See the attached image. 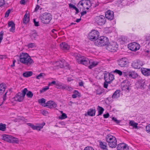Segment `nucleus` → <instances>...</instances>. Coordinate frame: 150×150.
I'll return each mask as SVG.
<instances>
[{
    "label": "nucleus",
    "mask_w": 150,
    "mask_h": 150,
    "mask_svg": "<svg viewBox=\"0 0 150 150\" xmlns=\"http://www.w3.org/2000/svg\"><path fill=\"white\" fill-rule=\"evenodd\" d=\"M104 78L105 82L110 83L114 79V76L111 73H107L104 74Z\"/></svg>",
    "instance_id": "f8f14e48"
},
{
    "label": "nucleus",
    "mask_w": 150,
    "mask_h": 150,
    "mask_svg": "<svg viewBox=\"0 0 150 150\" xmlns=\"http://www.w3.org/2000/svg\"><path fill=\"white\" fill-rule=\"evenodd\" d=\"M96 112V110L95 108H91L88 110L87 114L89 116H93L95 115Z\"/></svg>",
    "instance_id": "393cba45"
},
{
    "label": "nucleus",
    "mask_w": 150,
    "mask_h": 150,
    "mask_svg": "<svg viewBox=\"0 0 150 150\" xmlns=\"http://www.w3.org/2000/svg\"><path fill=\"white\" fill-rule=\"evenodd\" d=\"M138 76L137 74L134 71H129V76L133 78H135Z\"/></svg>",
    "instance_id": "cd10ccee"
},
{
    "label": "nucleus",
    "mask_w": 150,
    "mask_h": 150,
    "mask_svg": "<svg viewBox=\"0 0 150 150\" xmlns=\"http://www.w3.org/2000/svg\"><path fill=\"white\" fill-rule=\"evenodd\" d=\"M30 21V16L27 12L24 15L23 23L25 24L27 23Z\"/></svg>",
    "instance_id": "bb28decb"
},
{
    "label": "nucleus",
    "mask_w": 150,
    "mask_h": 150,
    "mask_svg": "<svg viewBox=\"0 0 150 150\" xmlns=\"http://www.w3.org/2000/svg\"><path fill=\"white\" fill-rule=\"evenodd\" d=\"M38 102L39 103L41 104L42 105V104L43 103H45L46 102V100L45 99L43 98H41V99H39L38 100Z\"/></svg>",
    "instance_id": "ea45409f"
},
{
    "label": "nucleus",
    "mask_w": 150,
    "mask_h": 150,
    "mask_svg": "<svg viewBox=\"0 0 150 150\" xmlns=\"http://www.w3.org/2000/svg\"><path fill=\"white\" fill-rule=\"evenodd\" d=\"M57 83V81H52L51 82H49L48 83L49 86H52L53 85H55V86H56V84Z\"/></svg>",
    "instance_id": "a18cd8bd"
},
{
    "label": "nucleus",
    "mask_w": 150,
    "mask_h": 150,
    "mask_svg": "<svg viewBox=\"0 0 150 150\" xmlns=\"http://www.w3.org/2000/svg\"><path fill=\"white\" fill-rule=\"evenodd\" d=\"M107 50L111 52H115L117 50V47L115 45L110 44L107 45L106 47Z\"/></svg>",
    "instance_id": "f3484780"
},
{
    "label": "nucleus",
    "mask_w": 150,
    "mask_h": 150,
    "mask_svg": "<svg viewBox=\"0 0 150 150\" xmlns=\"http://www.w3.org/2000/svg\"><path fill=\"white\" fill-rule=\"evenodd\" d=\"M122 89L124 90H125V91H127V90H129V86L125 85L123 86L122 88Z\"/></svg>",
    "instance_id": "c03bdc74"
},
{
    "label": "nucleus",
    "mask_w": 150,
    "mask_h": 150,
    "mask_svg": "<svg viewBox=\"0 0 150 150\" xmlns=\"http://www.w3.org/2000/svg\"><path fill=\"white\" fill-rule=\"evenodd\" d=\"M6 125L3 124L2 123L0 124V130L4 131L6 130Z\"/></svg>",
    "instance_id": "f704fd0d"
},
{
    "label": "nucleus",
    "mask_w": 150,
    "mask_h": 150,
    "mask_svg": "<svg viewBox=\"0 0 150 150\" xmlns=\"http://www.w3.org/2000/svg\"><path fill=\"white\" fill-rule=\"evenodd\" d=\"M145 81L144 80L142 79H139L137 83V88L142 90H144L145 87Z\"/></svg>",
    "instance_id": "dca6fc26"
},
{
    "label": "nucleus",
    "mask_w": 150,
    "mask_h": 150,
    "mask_svg": "<svg viewBox=\"0 0 150 150\" xmlns=\"http://www.w3.org/2000/svg\"><path fill=\"white\" fill-rule=\"evenodd\" d=\"M146 39L147 41H149V44L150 45V36L147 37Z\"/></svg>",
    "instance_id": "052dcab7"
},
{
    "label": "nucleus",
    "mask_w": 150,
    "mask_h": 150,
    "mask_svg": "<svg viewBox=\"0 0 150 150\" xmlns=\"http://www.w3.org/2000/svg\"><path fill=\"white\" fill-rule=\"evenodd\" d=\"M77 96V95L76 94H73L72 95V97L73 98H76Z\"/></svg>",
    "instance_id": "774afa93"
},
{
    "label": "nucleus",
    "mask_w": 150,
    "mask_h": 150,
    "mask_svg": "<svg viewBox=\"0 0 150 150\" xmlns=\"http://www.w3.org/2000/svg\"><path fill=\"white\" fill-rule=\"evenodd\" d=\"M103 93L102 90L100 89H98L96 90V94L97 95H100Z\"/></svg>",
    "instance_id": "49530a36"
},
{
    "label": "nucleus",
    "mask_w": 150,
    "mask_h": 150,
    "mask_svg": "<svg viewBox=\"0 0 150 150\" xmlns=\"http://www.w3.org/2000/svg\"><path fill=\"white\" fill-rule=\"evenodd\" d=\"M121 91L119 90H117L114 93L112 96V98L113 99H117L120 96Z\"/></svg>",
    "instance_id": "4be33fe9"
},
{
    "label": "nucleus",
    "mask_w": 150,
    "mask_h": 150,
    "mask_svg": "<svg viewBox=\"0 0 150 150\" xmlns=\"http://www.w3.org/2000/svg\"><path fill=\"white\" fill-rule=\"evenodd\" d=\"M106 141L110 147L114 148L117 145V140L115 137L111 134H108L106 137Z\"/></svg>",
    "instance_id": "7ed1b4c3"
},
{
    "label": "nucleus",
    "mask_w": 150,
    "mask_h": 150,
    "mask_svg": "<svg viewBox=\"0 0 150 150\" xmlns=\"http://www.w3.org/2000/svg\"><path fill=\"white\" fill-rule=\"evenodd\" d=\"M129 124L130 125L132 126L133 127L135 128H137V125L138 124L134 122L133 120L130 121Z\"/></svg>",
    "instance_id": "2f4dec72"
},
{
    "label": "nucleus",
    "mask_w": 150,
    "mask_h": 150,
    "mask_svg": "<svg viewBox=\"0 0 150 150\" xmlns=\"http://www.w3.org/2000/svg\"><path fill=\"white\" fill-rule=\"evenodd\" d=\"M99 36V33L98 31L93 30L88 34V38L91 40H96Z\"/></svg>",
    "instance_id": "1a4fd4ad"
},
{
    "label": "nucleus",
    "mask_w": 150,
    "mask_h": 150,
    "mask_svg": "<svg viewBox=\"0 0 150 150\" xmlns=\"http://www.w3.org/2000/svg\"><path fill=\"white\" fill-rule=\"evenodd\" d=\"M30 36L32 39H35L38 36L37 33L35 30L33 31L31 33Z\"/></svg>",
    "instance_id": "c85d7f7f"
},
{
    "label": "nucleus",
    "mask_w": 150,
    "mask_h": 150,
    "mask_svg": "<svg viewBox=\"0 0 150 150\" xmlns=\"http://www.w3.org/2000/svg\"><path fill=\"white\" fill-rule=\"evenodd\" d=\"M27 88H25L22 91V92H19L15 96V98L17 100L21 102L23 101L24 98L25 94L28 91Z\"/></svg>",
    "instance_id": "0eeeda50"
},
{
    "label": "nucleus",
    "mask_w": 150,
    "mask_h": 150,
    "mask_svg": "<svg viewBox=\"0 0 150 150\" xmlns=\"http://www.w3.org/2000/svg\"><path fill=\"white\" fill-rule=\"evenodd\" d=\"M97 110L98 111V116L102 115L104 111V109L102 107L100 106H98Z\"/></svg>",
    "instance_id": "7c9ffc66"
},
{
    "label": "nucleus",
    "mask_w": 150,
    "mask_h": 150,
    "mask_svg": "<svg viewBox=\"0 0 150 150\" xmlns=\"http://www.w3.org/2000/svg\"><path fill=\"white\" fill-rule=\"evenodd\" d=\"M15 24L12 21L9 22L8 24V27H11L10 29V31L11 32H14L15 31Z\"/></svg>",
    "instance_id": "412c9836"
},
{
    "label": "nucleus",
    "mask_w": 150,
    "mask_h": 150,
    "mask_svg": "<svg viewBox=\"0 0 150 150\" xmlns=\"http://www.w3.org/2000/svg\"><path fill=\"white\" fill-rule=\"evenodd\" d=\"M64 60L60 61H57V64H59L57 65L58 66H59L60 67L62 68L64 67Z\"/></svg>",
    "instance_id": "473e14b6"
},
{
    "label": "nucleus",
    "mask_w": 150,
    "mask_h": 150,
    "mask_svg": "<svg viewBox=\"0 0 150 150\" xmlns=\"http://www.w3.org/2000/svg\"><path fill=\"white\" fill-rule=\"evenodd\" d=\"M3 33L0 35V42H1L2 40L3 39Z\"/></svg>",
    "instance_id": "338daca9"
},
{
    "label": "nucleus",
    "mask_w": 150,
    "mask_h": 150,
    "mask_svg": "<svg viewBox=\"0 0 150 150\" xmlns=\"http://www.w3.org/2000/svg\"><path fill=\"white\" fill-rule=\"evenodd\" d=\"M11 11V10L10 9H8L6 12L5 13V16L6 17H8Z\"/></svg>",
    "instance_id": "8fccbe9b"
},
{
    "label": "nucleus",
    "mask_w": 150,
    "mask_h": 150,
    "mask_svg": "<svg viewBox=\"0 0 150 150\" xmlns=\"http://www.w3.org/2000/svg\"><path fill=\"white\" fill-rule=\"evenodd\" d=\"M146 132L149 134H150V124L146 126Z\"/></svg>",
    "instance_id": "a19ab883"
},
{
    "label": "nucleus",
    "mask_w": 150,
    "mask_h": 150,
    "mask_svg": "<svg viewBox=\"0 0 150 150\" xmlns=\"http://www.w3.org/2000/svg\"><path fill=\"white\" fill-rule=\"evenodd\" d=\"M45 125V123L43 122L41 124H39L38 126H35L34 125L33 129L40 131Z\"/></svg>",
    "instance_id": "a878e982"
},
{
    "label": "nucleus",
    "mask_w": 150,
    "mask_h": 150,
    "mask_svg": "<svg viewBox=\"0 0 150 150\" xmlns=\"http://www.w3.org/2000/svg\"><path fill=\"white\" fill-rule=\"evenodd\" d=\"M60 46L61 48L64 50H68L69 48V46L65 42H62L60 44Z\"/></svg>",
    "instance_id": "b1692460"
},
{
    "label": "nucleus",
    "mask_w": 150,
    "mask_h": 150,
    "mask_svg": "<svg viewBox=\"0 0 150 150\" xmlns=\"http://www.w3.org/2000/svg\"><path fill=\"white\" fill-rule=\"evenodd\" d=\"M19 58L21 62L28 65H31L34 62L33 59L27 53H21Z\"/></svg>",
    "instance_id": "f03ea898"
},
{
    "label": "nucleus",
    "mask_w": 150,
    "mask_h": 150,
    "mask_svg": "<svg viewBox=\"0 0 150 150\" xmlns=\"http://www.w3.org/2000/svg\"><path fill=\"white\" fill-rule=\"evenodd\" d=\"M117 150H129V147L128 145L125 143H120L118 145Z\"/></svg>",
    "instance_id": "a211bd4d"
},
{
    "label": "nucleus",
    "mask_w": 150,
    "mask_h": 150,
    "mask_svg": "<svg viewBox=\"0 0 150 150\" xmlns=\"http://www.w3.org/2000/svg\"><path fill=\"white\" fill-rule=\"evenodd\" d=\"M41 113L43 115L45 116L49 114L48 112L46 110H42Z\"/></svg>",
    "instance_id": "de8ad7c7"
},
{
    "label": "nucleus",
    "mask_w": 150,
    "mask_h": 150,
    "mask_svg": "<svg viewBox=\"0 0 150 150\" xmlns=\"http://www.w3.org/2000/svg\"><path fill=\"white\" fill-rule=\"evenodd\" d=\"M144 64V62L142 61L137 59L132 62L131 66L134 69H139Z\"/></svg>",
    "instance_id": "9b49d317"
},
{
    "label": "nucleus",
    "mask_w": 150,
    "mask_h": 150,
    "mask_svg": "<svg viewBox=\"0 0 150 150\" xmlns=\"http://www.w3.org/2000/svg\"><path fill=\"white\" fill-rule=\"evenodd\" d=\"M73 55L75 57L77 62L79 64L86 65L88 62L90 64L88 67L90 69L96 67L98 63L97 61H94L92 60H89L87 58L76 53L73 54Z\"/></svg>",
    "instance_id": "f257e3e1"
},
{
    "label": "nucleus",
    "mask_w": 150,
    "mask_h": 150,
    "mask_svg": "<svg viewBox=\"0 0 150 150\" xmlns=\"http://www.w3.org/2000/svg\"><path fill=\"white\" fill-rule=\"evenodd\" d=\"M33 22L35 26H38L39 25V22L36 21L35 19H33Z\"/></svg>",
    "instance_id": "09e8293b"
},
{
    "label": "nucleus",
    "mask_w": 150,
    "mask_h": 150,
    "mask_svg": "<svg viewBox=\"0 0 150 150\" xmlns=\"http://www.w3.org/2000/svg\"><path fill=\"white\" fill-rule=\"evenodd\" d=\"M112 119L116 123H119L120 122V121L117 120L116 118L114 117H113L112 118Z\"/></svg>",
    "instance_id": "4d7b16f0"
},
{
    "label": "nucleus",
    "mask_w": 150,
    "mask_h": 150,
    "mask_svg": "<svg viewBox=\"0 0 150 150\" xmlns=\"http://www.w3.org/2000/svg\"><path fill=\"white\" fill-rule=\"evenodd\" d=\"M4 4V0H0V6H2Z\"/></svg>",
    "instance_id": "bf43d9fd"
},
{
    "label": "nucleus",
    "mask_w": 150,
    "mask_h": 150,
    "mask_svg": "<svg viewBox=\"0 0 150 150\" xmlns=\"http://www.w3.org/2000/svg\"><path fill=\"white\" fill-rule=\"evenodd\" d=\"M140 71L142 74L146 76H150V69H147L142 67L141 68Z\"/></svg>",
    "instance_id": "aec40b11"
},
{
    "label": "nucleus",
    "mask_w": 150,
    "mask_h": 150,
    "mask_svg": "<svg viewBox=\"0 0 150 150\" xmlns=\"http://www.w3.org/2000/svg\"><path fill=\"white\" fill-rule=\"evenodd\" d=\"M85 3L87 6H88V7H91V1H86Z\"/></svg>",
    "instance_id": "603ef678"
},
{
    "label": "nucleus",
    "mask_w": 150,
    "mask_h": 150,
    "mask_svg": "<svg viewBox=\"0 0 150 150\" xmlns=\"http://www.w3.org/2000/svg\"><path fill=\"white\" fill-rule=\"evenodd\" d=\"M45 74L43 73H40L39 75L36 76V79H40L43 78Z\"/></svg>",
    "instance_id": "4c0bfd02"
},
{
    "label": "nucleus",
    "mask_w": 150,
    "mask_h": 150,
    "mask_svg": "<svg viewBox=\"0 0 150 150\" xmlns=\"http://www.w3.org/2000/svg\"><path fill=\"white\" fill-rule=\"evenodd\" d=\"M105 16L108 19L112 20L113 18L114 13L110 10H108L105 12Z\"/></svg>",
    "instance_id": "6ab92c4d"
},
{
    "label": "nucleus",
    "mask_w": 150,
    "mask_h": 150,
    "mask_svg": "<svg viewBox=\"0 0 150 150\" xmlns=\"http://www.w3.org/2000/svg\"><path fill=\"white\" fill-rule=\"evenodd\" d=\"M35 45L34 43H30L28 45V46L29 48H33L34 46Z\"/></svg>",
    "instance_id": "864d4df0"
},
{
    "label": "nucleus",
    "mask_w": 150,
    "mask_h": 150,
    "mask_svg": "<svg viewBox=\"0 0 150 150\" xmlns=\"http://www.w3.org/2000/svg\"><path fill=\"white\" fill-rule=\"evenodd\" d=\"M69 7L70 8H73L75 9L76 8L74 5H73L72 4H69Z\"/></svg>",
    "instance_id": "6e6d98bb"
},
{
    "label": "nucleus",
    "mask_w": 150,
    "mask_h": 150,
    "mask_svg": "<svg viewBox=\"0 0 150 150\" xmlns=\"http://www.w3.org/2000/svg\"><path fill=\"white\" fill-rule=\"evenodd\" d=\"M109 83L106 82L105 81L104 83V87L105 88H107L108 85V83Z\"/></svg>",
    "instance_id": "13d9d810"
},
{
    "label": "nucleus",
    "mask_w": 150,
    "mask_h": 150,
    "mask_svg": "<svg viewBox=\"0 0 150 150\" xmlns=\"http://www.w3.org/2000/svg\"><path fill=\"white\" fill-rule=\"evenodd\" d=\"M128 47L130 50L134 51L139 50L140 47V45L135 42L129 43L128 45Z\"/></svg>",
    "instance_id": "ddd939ff"
},
{
    "label": "nucleus",
    "mask_w": 150,
    "mask_h": 150,
    "mask_svg": "<svg viewBox=\"0 0 150 150\" xmlns=\"http://www.w3.org/2000/svg\"><path fill=\"white\" fill-rule=\"evenodd\" d=\"M110 116L109 114L108 113H107L106 114H105L103 115V117L105 118H107Z\"/></svg>",
    "instance_id": "680f3d73"
},
{
    "label": "nucleus",
    "mask_w": 150,
    "mask_h": 150,
    "mask_svg": "<svg viewBox=\"0 0 150 150\" xmlns=\"http://www.w3.org/2000/svg\"><path fill=\"white\" fill-rule=\"evenodd\" d=\"M3 139L8 142L13 144L18 143L19 140L17 138L13 137L11 135L4 134L3 136Z\"/></svg>",
    "instance_id": "39448f33"
},
{
    "label": "nucleus",
    "mask_w": 150,
    "mask_h": 150,
    "mask_svg": "<svg viewBox=\"0 0 150 150\" xmlns=\"http://www.w3.org/2000/svg\"><path fill=\"white\" fill-rule=\"evenodd\" d=\"M44 107H47L50 108H54L57 106V104L54 101L50 100L47 102L45 104L42 105Z\"/></svg>",
    "instance_id": "2eb2a0df"
},
{
    "label": "nucleus",
    "mask_w": 150,
    "mask_h": 150,
    "mask_svg": "<svg viewBox=\"0 0 150 150\" xmlns=\"http://www.w3.org/2000/svg\"><path fill=\"white\" fill-rule=\"evenodd\" d=\"M109 43L108 38L105 36H101L98 38L95 42L96 45L98 46H106Z\"/></svg>",
    "instance_id": "20e7f679"
},
{
    "label": "nucleus",
    "mask_w": 150,
    "mask_h": 150,
    "mask_svg": "<svg viewBox=\"0 0 150 150\" xmlns=\"http://www.w3.org/2000/svg\"><path fill=\"white\" fill-rule=\"evenodd\" d=\"M95 23L99 25H103L105 22V18L104 16L100 15L94 18Z\"/></svg>",
    "instance_id": "6e6552de"
},
{
    "label": "nucleus",
    "mask_w": 150,
    "mask_h": 150,
    "mask_svg": "<svg viewBox=\"0 0 150 150\" xmlns=\"http://www.w3.org/2000/svg\"><path fill=\"white\" fill-rule=\"evenodd\" d=\"M99 146L101 149L103 150H108L107 146L106 143L100 141H99Z\"/></svg>",
    "instance_id": "5701e85b"
},
{
    "label": "nucleus",
    "mask_w": 150,
    "mask_h": 150,
    "mask_svg": "<svg viewBox=\"0 0 150 150\" xmlns=\"http://www.w3.org/2000/svg\"><path fill=\"white\" fill-rule=\"evenodd\" d=\"M86 11H83L82 12H81V16H83L85 14H86Z\"/></svg>",
    "instance_id": "69168bd1"
},
{
    "label": "nucleus",
    "mask_w": 150,
    "mask_h": 150,
    "mask_svg": "<svg viewBox=\"0 0 150 150\" xmlns=\"http://www.w3.org/2000/svg\"><path fill=\"white\" fill-rule=\"evenodd\" d=\"M55 87L57 89H65L69 91H71L72 90V88L71 87L59 81H57L56 86Z\"/></svg>",
    "instance_id": "9d476101"
},
{
    "label": "nucleus",
    "mask_w": 150,
    "mask_h": 150,
    "mask_svg": "<svg viewBox=\"0 0 150 150\" xmlns=\"http://www.w3.org/2000/svg\"><path fill=\"white\" fill-rule=\"evenodd\" d=\"M83 150H94V149L91 146H87L84 148Z\"/></svg>",
    "instance_id": "3c124183"
},
{
    "label": "nucleus",
    "mask_w": 150,
    "mask_h": 150,
    "mask_svg": "<svg viewBox=\"0 0 150 150\" xmlns=\"http://www.w3.org/2000/svg\"><path fill=\"white\" fill-rule=\"evenodd\" d=\"M40 6L38 5H37L35 9V11H37L39 8Z\"/></svg>",
    "instance_id": "e2e57ef3"
},
{
    "label": "nucleus",
    "mask_w": 150,
    "mask_h": 150,
    "mask_svg": "<svg viewBox=\"0 0 150 150\" xmlns=\"http://www.w3.org/2000/svg\"><path fill=\"white\" fill-rule=\"evenodd\" d=\"M7 91L5 94L4 95L3 97V100L4 101H5L6 99V97H7Z\"/></svg>",
    "instance_id": "5fc2aeb1"
},
{
    "label": "nucleus",
    "mask_w": 150,
    "mask_h": 150,
    "mask_svg": "<svg viewBox=\"0 0 150 150\" xmlns=\"http://www.w3.org/2000/svg\"><path fill=\"white\" fill-rule=\"evenodd\" d=\"M129 71L127 70H125L122 72V74L124 76H129Z\"/></svg>",
    "instance_id": "e433bc0d"
},
{
    "label": "nucleus",
    "mask_w": 150,
    "mask_h": 150,
    "mask_svg": "<svg viewBox=\"0 0 150 150\" xmlns=\"http://www.w3.org/2000/svg\"><path fill=\"white\" fill-rule=\"evenodd\" d=\"M33 73L32 71H27L24 73L23 75L24 77H28L31 76L32 75Z\"/></svg>",
    "instance_id": "c756f323"
},
{
    "label": "nucleus",
    "mask_w": 150,
    "mask_h": 150,
    "mask_svg": "<svg viewBox=\"0 0 150 150\" xmlns=\"http://www.w3.org/2000/svg\"><path fill=\"white\" fill-rule=\"evenodd\" d=\"M67 115L64 113H62V115L59 117V118L61 119H64L67 118Z\"/></svg>",
    "instance_id": "58836bf2"
},
{
    "label": "nucleus",
    "mask_w": 150,
    "mask_h": 150,
    "mask_svg": "<svg viewBox=\"0 0 150 150\" xmlns=\"http://www.w3.org/2000/svg\"><path fill=\"white\" fill-rule=\"evenodd\" d=\"M27 124L29 126H30L31 128L33 129L34 125L30 123H28Z\"/></svg>",
    "instance_id": "0e129e2a"
},
{
    "label": "nucleus",
    "mask_w": 150,
    "mask_h": 150,
    "mask_svg": "<svg viewBox=\"0 0 150 150\" xmlns=\"http://www.w3.org/2000/svg\"><path fill=\"white\" fill-rule=\"evenodd\" d=\"M118 65L121 67H125L128 63V60L125 57L122 58L117 61Z\"/></svg>",
    "instance_id": "4468645a"
},
{
    "label": "nucleus",
    "mask_w": 150,
    "mask_h": 150,
    "mask_svg": "<svg viewBox=\"0 0 150 150\" xmlns=\"http://www.w3.org/2000/svg\"><path fill=\"white\" fill-rule=\"evenodd\" d=\"M112 72L118 74L120 76H121L122 75V72L117 69H116L115 70L113 71Z\"/></svg>",
    "instance_id": "c9c22d12"
},
{
    "label": "nucleus",
    "mask_w": 150,
    "mask_h": 150,
    "mask_svg": "<svg viewBox=\"0 0 150 150\" xmlns=\"http://www.w3.org/2000/svg\"><path fill=\"white\" fill-rule=\"evenodd\" d=\"M49 86H46L45 87L43 88L42 90L40 91L41 93L43 92H45V91L48 90L49 88Z\"/></svg>",
    "instance_id": "37998d69"
},
{
    "label": "nucleus",
    "mask_w": 150,
    "mask_h": 150,
    "mask_svg": "<svg viewBox=\"0 0 150 150\" xmlns=\"http://www.w3.org/2000/svg\"><path fill=\"white\" fill-rule=\"evenodd\" d=\"M26 95L28 97L31 98L33 97V94L32 92L29 91L27 93Z\"/></svg>",
    "instance_id": "79ce46f5"
},
{
    "label": "nucleus",
    "mask_w": 150,
    "mask_h": 150,
    "mask_svg": "<svg viewBox=\"0 0 150 150\" xmlns=\"http://www.w3.org/2000/svg\"><path fill=\"white\" fill-rule=\"evenodd\" d=\"M40 18L42 22L45 24L48 23L52 18L51 15L47 13H45L42 14Z\"/></svg>",
    "instance_id": "423d86ee"
},
{
    "label": "nucleus",
    "mask_w": 150,
    "mask_h": 150,
    "mask_svg": "<svg viewBox=\"0 0 150 150\" xmlns=\"http://www.w3.org/2000/svg\"><path fill=\"white\" fill-rule=\"evenodd\" d=\"M6 88L5 83H2L0 84V91H4Z\"/></svg>",
    "instance_id": "72a5a7b5"
}]
</instances>
